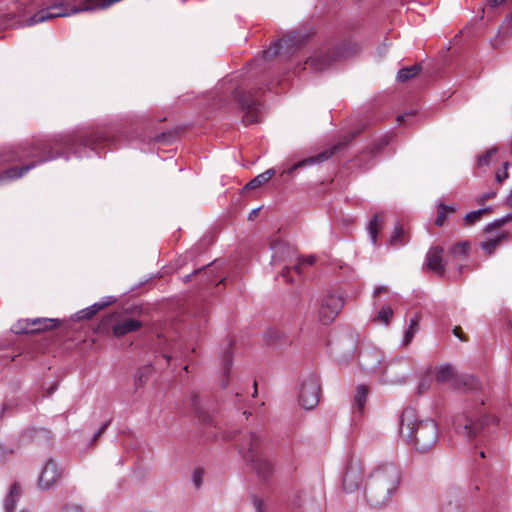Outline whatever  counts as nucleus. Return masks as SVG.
Wrapping results in <instances>:
<instances>
[{
	"mask_svg": "<svg viewBox=\"0 0 512 512\" xmlns=\"http://www.w3.org/2000/svg\"><path fill=\"white\" fill-rule=\"evenodd\" d=\"M253 506L256 510V512H265V508H264V502L261 498L257 497V496H253Z\"/></svg>",
	"mask_w": 512,
	"mask_h": 512,
	"instance_id": "3c124183",
	"label": "nucleus"
},
{
	"mask_svg": "<svg viewBox=\"0 0 512 512\" xmlns=\"http://www.w3.org/2000/svg\"><path fill=\"white\" fill-rule=\"evenodd\" d=\"M291 269L289 267H285L282 272L281 276L286 280L287 283H292L293 279L290 277Z\"/></svg>",
	"mask_w": 512,
	"mask_h": 512,
	"instance_id": "5fc2aeb1",
	"label": "nucleus"
},
{
	"mask_svg": "<svg viewBox=\"0 0 512 512\" xmlns=\"http://www.w3.org/2000/svg\"><path fill=\"white\" fill-rule=\"evenodd\" d=\"M444 249L439 246L431 247L426 254V265L429 270L443 276L445 274Z\"/></svg>",
	"mask_w": 512,
	"mask_h": 512,
	"instance_id": "6ab92c4d",
	"label": "nucleus"
},
{
	"mask_svg": "<svg viewBox=\"0 0 512 512\" xmlns=\"http://www.w3.org/2000/svg\"><path fill=\"white\" fill-rule=\"evenodd\" d=\"M110 420H107L106 422H104L102 424V426L100 427V429L95 433V435L93 436L92 440H91V444L95 443L97 441V439L106 431V429L108 428V426L110 425Z\"/></svg>",
	"mask_w": 512,
	"mask_h": 512,
	"instance_id": "8fccbe9b",
	"label": "nucleus"
},
{
	"mask_svg": "<svg viewBox=\"0 0 512 512\" xmlns=\"http://www.w3.org/2000/svg\"><path fill=\"white\" fill-rule=\"evenodd\" d=\"M204 470L202 468H196L192 475V482L195 488H200L203 483Z\"/></svg>",
	"mask_w": 512,
	"mask_h": 512,
	"instance_id": "a18cd8bd",
	"label": "nucleus"
},
{
	"mask_svg": "<svg viewBox=\"0 0 512 512\" xmlns=\"http://www.w3.org/2000/svg\"><path fill=\"white\" fill-rule=\"evenodd\" d=\"M358 132H352L349 136H345L343 138V140H341L339 143L331 146L330 148L324 150L323 152L315 155V156H311V157H308L306 159H303L297 163H295L294 165H292L288 170H287V173L290 174L292 172H294L295 170H297L298 168H301V167H304V166H307V165H313V164H316V163H322L326 160H328L330 157H332L335 153H337L338 151L344 149V147L352 140L356 137Z\"/></svg>",
	"mask_w": 512,
	"mask_h": 512,
	"instance_id": "9b49d317",
	"label": "nucleus"
},
{
	"mask_svg": "<svg viewBox=\"0 0 512 512\" xmlns=\"http://www.w3.org/2000/svg\"><path fill=\"white\" fill-rule=\"evenodd\" d=\"M404 118H405V115H399V116L397 117V121H398V122H402V121L404 120Z\"/></svg>",
	"mask_w": 512,
	"mask_h": 512,
	"instance_id": "0e129e2a",
	"label": "nucleus"
},
{
	"mask_svg": "<svg viewBox=\"0 0 512 512\" xmlns=\"http://www.w3.org/2000/svg\"><path fill=\"white\" fill-rule=\"evenodd\" d=\"M469 244L467 242H458L449 248V254L454 257H466Z\"/></svg>",
	"mask_w": 512,
	"mask_h": 512,
	"instance_id": "4c0bfd02",
	"label": "nucleus"
},
{
	"mask_svg": "<svg viewBox=\"0 0 512 512\" xmlns=\"http://www.w3.org/2000/svg\"><path fill=\"white\" fill-rule=\"evenodd\" d=\"M298 274L301 273L300 265H295L293 268Z\"/></svg>",
	"mask_w": 512,
	"mask_h": 512,
	"instance_id": "e2e57ef3",
	"label": "nucleus"
},
{
	"mask_svg": "<svg viewBox=\"0 0 512 512\" xmlns=\"http://www.w3.org/2000/svg\"><path fill=\"white\" fill-rule=\"evenodd\" d=\"M422 70L420 64H415L410 67H403L397 73V81L405 83L419 75Z\"/></svg>",
	"mask_w": 512,
	"mask_h": 512,
	"instance_id": "bb28decb",
	"label": "nucleus"
},
{
	"mask_svg": "<svg viewBox=\"0 0 512 512\" xmlns=\"http://www.w3.org/2000/svg\"><path fill=\"white\" fill-rule=\"evenodd\" d=\"M497 152L496 147H492L487 150L484 154L480 155L477 159L478 167L488 166L490 163V158Z\"/></svg>",
	"mask_w": 512,
	"mask_h": 512,
	"instance_id": "79ce46f5",
	"label": "nucleus"
},
{
	"mask_svg": "<svg viewBox=\"0 0 512 512\" xmlns=\"http://www.w3.org/2000/svg\"><path fill=\"white\" fill-rule=\"evenodd\" d=\"M480 456H481L482 458H484V457H485V452H484V451H481V452H480Z\"/></svg>",
	"mask_w": 512,
	"mask_h": 512,
	"instance_id": "774afa93",
	"label": "nucleus"
},
{
	"mask_svg": "<svg viewBox=\"0 0 512 512\" xmlns=\"http://www.w3.org/2000/svg\"><path fill=\"white\" fill-rule=\"evenodd\" d=\"M455 211H456V208L454 206L446 205L444 203H440L438 205L437 217H436V220H435V224L437 226L441 227L444 224L447 215L448 214H453Z\"/></svg>",
	"mask_w": 512,
	"mask_h": 512,
	"instance_id": "473e14b6",
	"label": "nucleus"
},
{
	"mask_svg": "<svg viewBox=\"0 0 512 512\" xmlns=\"http://www.w3.org/2000/svg\"><path fill=\"white\" fill-rule=\"evenodd\" d=\"M163 357H164V358H166L168 362H169V361H170V359H171V357H170L169 355H166V354H164V355H163Z\"/></svg>",
	"mask_w": 512,
	"mask_h": 512,
	"instance_id": "338daca9",
	"label": "nucleus"
},
{
	"mask_svg": "<svg viewBox=\"0 0 512 512\" xmlns=\"http://www.w3.org/2000/svg\"><path fill=\"white\" fill-rule=\"evenodd\" d=\"M191 401L199 421L203 424H210L212 422L211 416L199 406L198 396L196 394L192 396Z\"/></svg>",
	"mask_w": 512,
	"mask_h": 512,
	"instance_id": "72a5a7b5",
	"label": "nucleus"
},
{
	"mask_svg": "<svg viewBox=\"0 0 512 512\" xmlns=\"http://www.w3.org/2000/svg\"><path fill=\"white\" fill-rule=\"evenodd\" d=\"M57 322H58V320L49 319V318L29 319V325H31V328L44 327V326L48 325V329H51L56 326Z\"/></svg>",
	"mask_w": 512,
	"mask_h": 512,
	"instance_id": "58836bf2",
	"label": "nucleus"
},
{
	"mask_svg": "<svg viewBox=\"0 0 512 512\" xmlns=\"http://www.w3.org/2000/svg\"><path fill=\"white\" fill-rule=\"evenodd\" d=\"M64 469L58 465L54 459H48L38 478V488L40 490H49L55 487L61 480Z\"/></svg>",
	"mask_w": 512,
	"mask_h": 512,
	"instance_id": "f8f14e48",
	"label": "nucleus"
},
{
	"mask_svg": "<svg viewBox=\"0 0 512 512\" xmlns=\"http://www.w3.org/2000/svg\"><path fill=\"white\" fill-rule=\"evenodd\" d=\"M233 346V342L229 340L226 345V349L223 355V369L225 373H228L231 365H232V354L231 348Z\"/></svg>",
	"mask_w": 512,
	"mask_h": 512,
	"instance_id": "ea45409f",
	"label": "nucleus"
},
{
	"mask_svg": "<svg viewBox=\"0 0 512 512\" xmlns=\"http://www.w3.org/2000/svg\"><path fill=\"white\" fill-rule=\"evenodd\" d=\"M62 512H83V509L77 504H67L63 507Z\"/></svg>",
	"mask_w": 512,
	"mask_h": 512,
	"instance_id": "603ef678",
	"label": "nucleus"
},
{
	"mask_svg": "<svg viewBox=\"0 0 512 512\" xmlns=\"http://www.w3.org/2000/svg\"><path fill=\"white\" fill-rule=\"evenodd\" d=\"M425 389V385L422 383L420 386H419V393H422Z\"/></svg>",
	"mask_w": 512,
	"mask_h": 512,
	"instance_id": "69168bd1",
	"label": "nucleus"
},
{
	"mask_svg": "<svg viewBox=\"0 0 512 512\" xmlns=\"http://www.w3.org/2000/svg\"><path fill=\"white\" fill-rule=\"evenodd\" d=\"M510 164L508 162H504L503 164V172L499 171L496 173V181L501 183L502 181H504L506 178H508V172H507V168Z\"/></svg>",
	"mask_w": 512,
	"mask_h": 512,
	"instance_id": "de8ad7c7",
	"label": "nucleus"
},
{
	"mask_svg": "<svg viewBox=\"0 0 512 512\" xmlns=\"http://www.w3.org/2000/svg\"><path fill=\"white\" fill-rule=\"evenodd\" d=\"M126 314L127 311L124 313H111L104 317L98 325V331L102 333L111 332L117 338L138 331L143 325L142 322L129 318Z\"/></svg>",
	"mask_w": 512,
	"mask_h": 512,
	"instance_id": "0eeeda50",
	"label": "nucleus"
},
{
	"mask_svg": "<svg viewBox=\"0 0 512 512\" xmlns=\"http://www.w3.org/2000/svg\"><path fill=\"white\" fill-rule=\"evenodd\" d=\"M293 512H321L317 499L310 493L302 492L292 500Z\"/></svg>",
	"mask_w": 512,
	"mask_h": 512,
	"instance_id": "a211bd4d",
	"label": "nucleus"
},
{
	"mask_svg": "<svg viewBox=\"0 0 512 512\" xmlns=\"http://www.w3.org/2000/svg\"><path fill=\"white\" fill-rule=\"evenodd\" d=\"M512 221V214H508L500 219L495 220L494 222L488 224L485 228V232L489 233L493 229L500 228L502 225Z\"/></svg>",
	"mask_w": 512,
	"mask_h": 512,
	"instance_id": "37998d69",
	"label": "nucleus"
},
{
	"mask_svg": "<svg viewBox=\"0 0 512 512\" xmlns=\"http://www.w3.org/2000/svg\"><path fill=\"white\" fill-rule=\"evenodd\" d=\"M505 0H488L490 6L492 7H496L498 5H500L501 3H503Z\"/></svg>",
	"mask_w": 512,
	"mask_h": 512,
	"instance_id": "4d7b16f0",
	"label": "nucleus"
},
{
	"mask_svg": "<svg viewBox=\"0 0 512 512\" xmlns=\"http://www.w3.org/2000/svg\"><path fill=\"white\" fill-rule=\"evenodd\" d=\"M506 238V234H501L496 238L482 242L481 247L488 255H491L495 251L496 247L501 243V241H503Z\"/></svg>",
	"mask_w": 512,
	"mask_h": 512,
	"instance_id": "c9c22d12",
	"label": "nucleus"
},
{
	"mask_svg": "<svg viewBox=\"0 0 512 512\" xmlns=\"http://www.w3.org/2000/svg\"><path fill=\"white\" fill-rule=\"evenodd\" d=\"M393 316V310L390 306H383L377 313V315L373 318V321L376 323H383L388 325L390 319Z\"/></svg>",
	"mask_w": 512,
	"mask_h": 512,
	"instance_id": "e433bc0d",
	"label": "nucleus"
},
{
	"mask_svg": "<svg viewBox=\"0 0 512 512\" xmlns=\"http://www.w3.org/2000/svg\"><path fill=\"white\" fill-rule=\"evenodd\" d=\"M453 334L458 337L461 341H467L466 337L463 335L462 329L459 326H455L453 328Z\"/></svg>",
	"mask_w": 512,
	"mask_h": 512,
	"instance_id": "6e6d98bb",
	"label": "nucleus"
},
{
	"mask_svg": "<svg viewBox=\"0 0 512 512\" xmlns=\"http://www.w3.org/2000/svg\"><path fill=\"white\" fill-rule=\"evenodd\" d=\"M263 437L255 432H251L239 444V453L245 462L251 465L254 472L261 480L268 479L274 471V463L263 452Z\"/></svg>",
	"mask_w": 512,
	"mask_h": 512,
	"instance_id": "20e7f679",
	"label": "nucleus"
},
{
	"mask_svg": "<svg viewBox=\"0 0 512 512\" xmlns=\"http://www.w3.org/2000/svg\"><path fill=\"white\" fill-rule=\"evenodd\" d=\"M496 421L495 417L466 409L453 418V426L458 433L467 437H475L484 427Z\"/></svg>",
	"mask_w": 512,
	"mask_h": 512,
	"instance_id": "39448f33",
	"label": "nucleus"
},
{
	"mask_svg": "<svg viewBox=\"0 0 512 512\" xmlns=\"http://www.w3.org/2000/svg\"><path fill=\"white\" fill-rule=\"evenodd\" d=\"M400 434L422 453L438 441L437 424L433 420L415 421L412 409L404 410L400 417Z\"/></svg>",
	"mask_w": 512,
	"mask_h": 512,
	"instance_id": "7ed1b4c3",
	"label": "nucleus"
},
{
	"mask_svg": "<svg viewBox=\"0 0 512 512\" xmlns=\"http://www.w3.org/2000/svg\"><path fill=\"white\" fill-rule=\"evenodd\" d=\"M387 290L386 286H379L374 290V295H378L381 292H385Z\"/></svg>",
	"mask_w": 512,
	"mask_h": 512,
	"instance_id": "13d9d810",
	"label": "nucleus"
},
{
	"mask_svg": "<svg viewBox=\"0 0 512 512\" xmlns=\"http://www.w3.org/2000/svg\"><path fill=\"white\" fill-rule=\"evenodd\" d=\"M369 388L366 385H358L355 389L353 410L361 416L364 413L365 404L367 401Z\"/></svg>",
	"mask_w": 512,
	"mask_h": 512,
	"instance_id": "4be33fe9",
	"label": "nucleus"
},
{
	"mask_svg": "<svg viewBox=\"0 0 512 512\" xmlns=\"http://www.w3.org/2000/svg\"><path fill=\"white\" fill-rule=\"evenodd\" d=\"M490 211H491V208L486 207V208H482V209H478V210L469 212L464 217L465 225L470 226V225L475 224L476 222L481 220L483 214L488 213Z\"/></svg>",
	"mask_w": 512,
	"mask_h": 512,
	"instance_id": "f704fd0d",
	"label": "nucleus"
},
{
	"mask_svg": "<svg viewBox=\"0 0 512 512\" xmlns=\"http://www.w3.org/2000/svg\"><path fill=\"white\" fill-rule=\"evenodd\" d=\"M152 373L153 366L151 364L140 367L135 374L134 384L136 388L143 387L150 378V376L152 375Z\"/></svg>",
	"mask_w": 512,
	"mask_h": 512,
	"instance_id": "c85d7f7f",
	"label": "nucleus"
},
{
	"mask_svg": "<svg viewBox=\"0 0 512 512\" xmlns=\"http://www.w3.org/2000/svg\"><path fill=\"white\" fill-rule=\"evenodd\" d=\"M408 362L405 358L392 360L384 370H381L384 380L391 384H402L406 381Z\"/></svg>",
	"mask_w": 512,
	"mask_h": 512,
	"instance_id": "dca6fc26",
	"label": "nucleus"
},
{
	"mask_svg": "<svg viewBox=\"0 0 512 512\" xmlns=\"http://www.w3.org/2000/svg\"><path fill=\"white\" fill-rule=\"evenodd\" d=\"M363 468L358 459H350L343 476V489L352 493L363 483Z\"/></svg>",
	"mask_w": 512,
	"mask_h": 512,
	"instance_id": "4468645a",
	"label": "nucleus"
},
{
	"mask_svg": "<svg viewBox=\"0 0 512 512\" xmlns=\"http://www.w3.org/2000/svg\"><path fill=\"white\" fill-rule=\"evenodd\" d=\"M383 221H384L383 213H376V214H374V216L372 217V219L370 220V222L368 224V227H367L368 233H369L371 242L374 245H377V235H378L379 229L382 227Z\"/></svg>",
	"mask_w": 512,
	"mask_h": 512,
	"instance_id": "a878e982",
	"label": "nucleus"
},
{
	"mask_svg": "<svg viewBox=\"0 0 512 512\" xmlns=\"http://www.w3.org/2000/svg\"><path fill=\"white\" fill-rule=\"evenodd\" d=\"M312 34V30L308 28L290 32L270 48L264 50L263 57L268 60L281 53L290 55L303 46Z\"/></svg>",
	"mask_w": 512,
	"mask_h": 512,
	"instance_id": "6e6552de",
	"label": "nucleus"
},
{
	"mask_svg": "<svg viewBox=\"0 0 512 512\" xmlns=\"http://www.w3.org/2000/svg\"><path fill=\"white\" fill-rule=\"evenodd\" d=\"M20 496V487L17 483H14L10 487V491L5 498L4 507L7 512H13L15 509L16 502Z\"/></svg>",
	"mask_w": 512,
	"mask_h": 512,
	"instance_id": "cd10ccee",
	"label": "nucleus"
},
{
	"mask_svg": "<svg viewBox=\"0 0 512 512\" xmlns=\"http://www.w3.org/2000/svg\"><path fill=\"white\" fill-rule=\"evenodd\" d=\"M234 95L244 113L243 121L246 124H253L258 122V115L260 112L261 104L259 100L252 94V92L236 89L234 91Z\"/></svg>",
	"mask_w": 512,
	"mask_h": 512,
	"instance_id": "1a4fd4ad",
	"label": "nucleus"
},
{
	"mask_svg": "<svg viewBox=\"0 0 512 512\" xmlns=\"http://www.w3.org/2000/svg\"><path fill=\"white\" fill-rule=\"evenodd\" d=\"M418 322H419V315H417V314L410 319L409 326H408L407 330L405 331L404 338H403V344L405 346L410 344L415 333L418 331V329H419Z\"/></svg>",
	"mask_w": 512,
	"mask_h": 512,
	"instance_id": "2f4dec72",
	"label": "nucleus"
},
{
	"mask_svg": "<svg viewBox=\"0 0 512 512\" xmlns=\"http://www.w3.org/2000/svg\"><path fill=\"white\" fill-rule=\"evenodd\" d=\"M314 261H315V258H314L313 256H309V257H307V258L305 259V262H306L307 264H310V265H312V264L314 263Z\"/></svg>",
	"mask_w": 512,
	"mask_h": 512,
	"instance_id": "bf43d9fd",
	"label": "nucleus"
},
{
	"mask_svg": "<svg viewBox=\"0 0 512 512\" xmlns=\"http://www.w3.org/2000/svg\"><path fill=\"white\" fill-rule=\"evenodd\" d=\"M110 420H107L106 422H104L102 424V426L100 427V429L95 433V435L93 436L92 440H91V444L95 443L97 441V439L106 431V429L108 428V426L110 425Z\"/></svg>",
	"mask_w": 512,
	"mask_h": 512,
	"instance_id": "09e8293b",
	"label": "nucleus"
},
{
	"mask_svg": "<svg viewBox=\"0 0 512 512\" xmlns=\"http://www.w3.org/2000/svg\"><path fill=\"white\" fill-rule=\"evenodd\" d=\"M115 299L112 296H108L105 301L94 303L93 305L77 312L75 317L77 320H89L93 318L101 309L112 304Z\"/></svg>",
	"mask_w": 512,
	"mask_h": 512,
	"instance_id": "412c9836",
	"label": "nucleus"
},
{
	"mask_svg": "<svg viewBox=\"0 0 512 512\" xmlns=\"http://www.w3.org/2000/svg\"><path fill=\"white\" fill-rule=\"evenodd\" d=\"M512 221V214H508L500 219L495 220L494 222L488 224L485 228V232L489 233L493 229L500 228L502 225Z\"/></svg>",
	"mask_w": 512,
	"mask_h": 512,
	"instance_id": "c03bdc74",
	"label": "nucleus"
},
{
	"mask_svg": "<svg viewBox=\"0 0 512 512\" xmlns=\"http://www.w3.org/2000/svg\"><path fill=\"white\" fill-rule=\"evenodd\" d=\"M354 346V341L349 340V345L345 352L342 353L337 346H331V353L338 361H348L353 356Z\"/></svg>",
	"mask_w": 512,
	"mask_h": 512,
	"instance_id": "7c9ffc66",
	"label": "nucleus"
},
{
	"mask_svg": "<svg viewBox=\"0 0 512 512\" xmlns=\"http://www.w3.org/2000/svg\"><path fill=\"white\" fill-rule=\"evenodd\" d=\"M114 141V137L109 136L102 130L94 132L79 130L67 134L56 135L47 140H37L31 144L24 143L13 150V155L8 160H34L20 168H9L4 172V174L6 178L17 179L35 168L37 165L60 157L62 155V150L73 151L75 155L81 157L82 155L78 151L80 147L98 151L105 147L106 144Z\"/></svg>",
	"mask_w": 512,
	"mask_h": 512,
	"instance_id": "f257e3e1",
	"label": "nucleus"
},
{
	"mask_svg": "<svg viewBox=\"0 0 512 512\" xmlns=\"http://www.w3.org/2000/svg\"><path fill=\"white\" fill-rule=\"evenodd\" d=\"M45 330H48V325L44 327L31 328V325H29V319L19 320L11 327V331L15 334H35Z\"/></svg>",
	"mask_w": 512,
	"mask_h": 512,
	"instance_id": "393cba45",
	"label": "nucleus"
},
{
	"mask_svg": "<svg viewBox=\"0 0 512 512\" xmlns=\"http://www.w3.org/2000/svg\"><path fill=\"white\" fill-rule=\"evenodd\" d=\"M400 479V470L394 463L378 465L370 473L366 483L368 503L375 508L388 505L399 487Z\"/></svg>",
	"mask_w": 512,
	"mask_h": 512,
	"instance_id": "f03ea898",
	"label": "nucleus"
},
{
	"mask_svg": "<svg viewBox=\"0 0 512 512\" xmlns=\"http://www.w3.org/2000/svg\"><path fill=\"white\" fill-rule=\"evenodd\" d=\"M358 360L361 370L367 374L381 371L383 356L378 348L372 346L362 347Z\"/></svg>",
	"mask_w": 512,
	"mask_h": 512,
	"instance_id": "ddd939ff",
	"label": "nucleus"
},
{
	"mask_svg": "<svg viewBox=\"0 0 512 512\" xmlns=\"http://www.w3.org/2000/svg\"><path fill=\"white\" fill-rule=\"evenodd\" d=\"M408 242L406 238V233L402 226L396 225L394 229V234L391 236L389 245L395 248L404 246Z\"/></svg>",
	"mask_w": 512,
	"mask_h": 512,
	"instance_id": "c756f323",
	"label": "nucleus"
},
{
	"mask_svg": "<svg viewBox=\"0 0 512 512\" xmlns=\"http://www.w3.org/2000/svg\"><path fill=\"white\" fill-rule=\"evenodd\" d=\"M340 49L326 51L308 58L305 62L312 70L316 72L327 69L333 62L340 57Z\"/></svg>",
	"mask_w": 512,
	"mask_h": 512,
	"instance_id": "f3484780",
	"label": "nucleus"
},
{
	"mask_svg": "<svg viewBox=\"0 0 512 512\" xmlns=\"http://www.w3.org/2000/svg\"><path fill=\"white\" fill-rule=\"evenodd\" d=\"M276 171L273 168L267 169L263 173L255 176L252 180H250L244 187L243 191L259 188L266 184L272 177L275 175Z\"/></svg>",
	"mask_w": 512,
	"mask_h": 512,
	"instance_id": "b1692460",
	"label": "nucleus"
},
{
	"mask_svg": "<svg viewBox=\"0 0 512 512\" xmlns=\"http://www.w3.org/2000/svg\"><path fill=\"white\" fill-rule=\"evenodd\" d=\"M320 384L316 376L309 375L301 384L299 392V403L306 409L310 410L316 407L319 402Z\"/></svg>",
	"mask_w": 512,
	"mask_h": 512,
	"instance_id": "9d476101",
	"label": "nucleus"
},
{
	"mask_svg": "<svg viewBox=\"0 0 512 512\" xmlns=\"http://www.w3.org/2000/svg\"><path fill=\"white\" fill-rule=\"evenodd\" d=\"M495 196H496L495 192L483 193L482 195H480L478 197L477 202L479 204H484L485 201H487L488 199L494 198Z\"/></svg>",
	"mask_w": 512,
	"mask_h": 512,
	"instance_id": "864d4df0",
	"label": "nucleus"
},
{
	"mask_svg": "<svg viewBox=\"0 0 512 512\" xmlns=\"http://www.w3.org/2000/svg\"><path fill=\"white\" fill-rule=\"evenodd\" d=\"M203 271H204L205 276L207 277V281H208V280H210V277H209V275H208V274H209V272H210L211 270L209 269V265H208V266H206V267H203V268H200V269H198V270H195V271H193L191 274H189V275L185 276L184 281H185V282L190 281V279H191L194 275H196V274H198V273H201V272H203Z\"/></svg>",
	"mask_w": 512,
	"mask_h": 512,
	"instance_id": "49530a36",
	"label": "nucleus"
},
{
	"mask_svg": "<svg viewBox=\"0 0 512 512\" xmlns=\"http://www.w3.org/2000/svg\"><path fill=\"white\" fill-rule=\"evenodd\" d=\"M264 340L266 345L273 348H281L292 343L287 334L278 328L268 329L264 335Z\"/></svg>",
	"mask_w": 512,
	"mask_h": 512,
	"instance_id": "aec40b11",
	"label": "nucleus"
},
{
	"mask_svg": "<svg viewBox=\"0 0 512 512\" xmlns=\"http://www.w3.org/2000/svg\"><path fill=\"white\" fill-rule=\"evenodd\" d=\"M507 203H508L509 206L512 207V190H511V193H510V195H509V197L507 199Z\"/></svg>",
	"mask_w": 512,
	"mask_h": 512,
	"instance_id": "680f3d73",
	"label": "nucleus"
},
{
	"mask_svg": "<svg viewBox=\"0 0 512 512\" xmlns=\"http://www.w3.org/2000/svg\"><path fill=\"white\" fill-rule=\"evenodd\" d=\"M50 439V431L44 428L28 429L22 435L23 441H31L37 444L42 442H49Z\"/></svg>",
	"mask_w": 512,
	"mask_h": 512,
	"instance_id": "5701e85b",
	"label": "nucleus"
},
{
	"mask_svg": "<svg viewBox=\"0 0 512 512\" xmlns=\"http://www.w3.org/2000/svg\"><path fill=\"white\" fill-rule=\"evenodd\" d=\"M463 507L459 500H449L443 504L441 512H462Z\"/></svg>",
	"mask_w": 512,
	"mask_h": 512,
	"instance_id": "a19ab883",
	"label": "nucleus"
},
{
	"mask_svg": "<svg viewBox=\"0 0 512 512\" xmlns=\"http://www.w3.org/2000/svg\"><path fill=\"white\" fill-rule=\"evenodd\" d=\"M435 377L438 383L448 384L454 390L474 392L482 388L476 378L471 375H458L449 364L435 367Z\"/></svg>",
	"mask_w": 512,
	"mask_h": 512,
	"instance_id": "423d86ee",
	"label": "nucleus"
},
{
	"mask_svg": "<svg viewBox=\"0 0 512 512\" xmlns=\"http://www.w3.org/2000/svg\"><path fill=\"white\" fill-rule=\"evenodd\" d=\"M234 436H235L234 434H231L230 432H226L224 435V438L230 440V439H233Z\"/></svg>",
	"mask_w": 512,
	"mask_h": 512,
	"instance_id": "052dcab7",
	"label": "nucleus"
},
{
	"mask_svg": "<svg viewBox=\"0 0 512 512\" xmlns=\"http://www.w3.org/2000/svg\"><path fill=\"white\" fill-rule=\"evenodd\" d=\"M344 305L342 296L328 294L323 300L319 310L321 322L328 325L333 322Z\"/></svg>",
	"mask_w": 512,
	"mask_h": 512,
	"instance_id": "2eb2a0df",
	"label": "nucleus"
}]
</instances>
